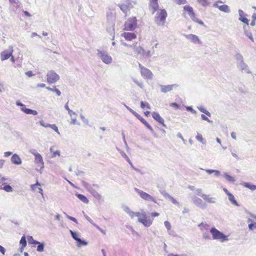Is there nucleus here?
Returning a JSON list of instances; mask_svg holds the SVG:
<instances>
[{
    "mask_svg": "<svg viewBox=\"0 0 256 256\" xmlns=\"http://www.w3.org/2000/svg\"><path fill=\"white\" fill-rule=\"evenodd\" d=\"M228 197L229 200L234 205L236 206H238V204L236 200H235L234 196L232 194H228Z\"/></svg>",
    "mask_w": 256,
    "mask_h": 256,
    "instance_id": "37",
    "label": "nucleus"
},
{
    "mask_svg": "<svg viewBox=\"0 0 256 256\" xmlns=\"http://www.w3.org/2000/svg\"><path fill=\"white\" fill-rule=\"evenodd\" d=\"M196 194L202 198V196H204L205 194H202V188H197L196 190Z\"/></svg>",
    "mask_w": 256,
    "mask_h": 256,
    "instance_id": "54",
    "label": "nucleus"
},
{
    "mask_svg": "<svg viewBox=\"0 0 256 256\" xmlns=\"http://www.w3.org/2000/svg\"><path fill=\"white\" fill-rule=\"evenodd\" d=\"M194 204L202 210L206 208V204L200 198L194 196L192 198Z\"/></svg>",
    "mask_w": 256,
    "mask_h": 256,
    "instance_id": "15",
    "label": "nucleus"
},
{
    "mask_svg": "<svg viewBox=\"0 0 256 256\" xmlns=\"http://www.w3.org/2000/svg\"><path fill=\"white\" fill-rule=\"evenodd\" d=\"M64 214L66 215V216L69 220H72V222H74L76 224H78V222L77 221V220L74 218V217H72V216H71L68 214H67L66 212H64Z\"/></svg>",
    "mask_w": 256,
    "mask_h": 256,
    "instance_id": "53",
    "label": "nucleus"
},
{
    "mask_svg": "<svg viewBox=\"0 0 256 256\" xmlns=\"http://www.w3.org/2000/svg\"><path fill=\"white\" fill-rule=\"evenodd\" d=\"M138 66L140 68L141 75L144 78L148 80L152 78L153 74L149 69L144 67L140 63H138Z\"/></svg>",
    "mask_w": 256,
    "mask_h": 256,
    "instance_id": "8",
    "label": "nucleus"
},
{
    "mask_svg": "<svg viewBox=\"0 0 256 256\" xmlns=\"http://www.w3.org/2000/svg\"><path fill=\"white\" fill-rule=\"evenodd\" d=\"M193 14L192 15H190V18H191V19L194 20V22H196L198 23L199 24H201V25H204V22L200 20H199L196 16L195 15V14L194 13V12H193L192 14Z\"/></svg>",
    "mask_w": 256,
    "mask_h": 256,
    "instance_id": "41",
    "label": "nucleus"
},
{
    "mask_svg": "<svg viewBox=\"0 0 256 256\" xmlns=\"http://www.w3.org/2000/svg\"><path fill=\"white\" fill-rule=\"evenodd\" d=\"M160 90L163 93H166L167 92H170L174 88H176L178 86L177 84H168V85H162L160 86Z\"/></svg>",
    "mask_w": 256,
    "mask_h": 256,
    "instance_id": "16",
    "label": "nucleus"
},
{
    "mask_svg": "<svg viewBox=\"0 0 256 256\" xmlns=\"http://www.w3.org/2000/svg\"><path fill=\"white\" fill-rule=\"evenodd\" d=\"M28 242L30 244H38V242L34 240L32 236H28Z\"/></svg>",
    "mask_w": 256,
    "mask_h": 256,
    "instance_id": "50",
    "label": "nucleus"
},
{
    "mask_svg": "<svg viewBox=\"0 0 256 256\" xmlns=\"http://www.w3.org/2000/svg\"><path fill=\"white\" fill-rule=\"evenodd\" d=\"M174 2L179 5L184 4L187 3L186 0H174Z\"/></svg>",
    "mask_w": 256,
    "mask_h": 256,
    "instance_id": "56",
    "label": "nucleus"
},
{
    "mask_svg": "<svg viewBox=\"0 0 256 256\" xmlns=\"http://www.w3.org/2000/svg\"><path fill=\"white\" fill-rule=\"evenodd\" d=\"M77 244L76 246L78 247H80L82 246H87L88 243L87 242L85 241L84 240H82L80 238H79L77 240Z\"/></svg>",
    "mask_w": 256,
    "mask_h": 256,
    "instance_id": "42",
    "label": "nucleus"
},
{
    "mask_svg": "<svg viewBox=\"0 0 256 256\" xmlns=\"http://www.w3.org/2000/svg\"><path fill=\"white\" fill-rule=\"evenodd\" d=\"M50 128H52L54 131H55L56 133H58V134H60L58 128L56 126L55 124H52L50 125Z\"/></svg>",
    "mask_w": 256,
    "mask_h": 256,
    "instance_id": "55",
    "label": "nucleus"
},
{
    "mask_svg": "<svg viewBox=\"0 0 256 256\" xmlns=\"http://www.w3.org/2000/svg\"><path fill=\"white\" fill-rule=\"evenodd\" d=\"M39 123L40 124V126H43L44 128H50V124L44 122L42 120H40L39 122Z\"/></svg>",
    "mask_w": 256,
    "mask_h": 256,
    "instance_id": "58",
    "label": "nucleus"
},
{
    "mask_svg": "<svg viewBox=\"0 0 256 256\" xmlns=\"http://www.w3.org/2000/svg\"><path fill=\"white\" fill-rule=\"evenodd\" d=\"M118 6L120 10L126 14V16L128 14V6L124 4H119Z\"/></svg>",
    "mask_w": 256,
    "mask_h": 256,
    "instance_id": "46",
    "label": "nucleus"
},
{
    "mask_svg": "<svg viewBox=\"0 0 256 256\" xmlns=\"http://www.w3.org/2000/svg\"><path fill=\"white\" fill-rule=\"evenodd\" d=\"M196 140H198V142H202L203 144H205V141L204 140L202 135L200 134H198L196 136Z\"/></svg>",
    "mask_w": 256,
    "mask_h": 256,
    "instance_id": "49",
    "label": "nucleus"
},
{
    "mask_svg": "<svg viewBox=\"0 0 256 256\" xmlns=\"http://www.w3.org/2000/svg\"><path fill=\"white\" fill-rule=\"evenodd\" d=\"M52 90H52V92H56L58 96H60L61 95L60 91L58 89L56 88V86H54L52 88Z\"/></svg>",
    "mask_w": 256,
    "mask_h": 256,
    "instance_id": "60",
    "label": "nucleus"
},
{
    "mask_svg": "<svg viewBox=\"0 0 256 256\" xmlns=\"http://www.w3.org/2000/svg\"><path fill=\"white\" fill-rule=\"evenodd\" d=\"M158 0H150V8L152 14L157 11L158 8Z\"/></svg>",
    "mask_w": 256,
    "mask_h": 256,
    "instance_id": "19",
    "label": "nucleus"
},
{
    "mask_svg": "<svg viewBox=\"0 0 256 256\" xmlns=\"http://www.w3.org/2000/svg\"><path fill=\"white\" fill-rule=\"evenodd\" d=\"M137 20L136 17L129 18L124 23V30L132 31L137 28Z\"/></svg>",
    "mask_w": 256,
    "mask_h": 256,
    "instance_id": "3",
    "label": "nucleus"
},
{
    "mask_svg": "<svg viewBox=\"0 0 256 256\" xmlns=\"http://www.w3.org/2000/svg\"><path fill=\"white\" fill-rule=\"evenodd\" d=\"M29 152L33 154L34 156L40 154L37 152L36 149H31L30 150Z\"/></svg>",
    "mask_w": 256,
    "mask_h": 256,
    "instance_id": "62",
    "label": "nucleus"
},
{
    "mask_svg": "<svg viewBox=\"0 0 256 256\" xmlns=\"http://www.w3.org/2000/svg\"><path fill=\"white\" fill-rule=\"evenodd\" d=\"M184 37L190 40L191 42L194 44H202V42L200 39L199 37L195 34H184Z\"/></svg>",
    "mask_w": 256,
    "mask_h": 256,
    "instance_id": "14",
    "label": "nucleus"
},
{
    "mask_svg": "<svg viewBox=\"0 0 256 256\" xmlns=\"http://www.w3.org/2000/svg\"><path fill=\"white\" fill-rule=\"evenodd\" d=\"M235 58L237 61V65L238 64H240L244 62L243 56L240 53H237L235 56Z\"/></svg>",
    "mask_w": 256,
    "mask_h": 256,
    "instance_id": "34",
    "label": "nucleus"
},
{
    "mask_svg": "<svg viewBox=\"0 0 256 256\" xmlns=\"http://www.w3.org/2000/svg\"><path fill=\"white\" fill-rule=\"evenodd\" d=\"M154 54V50H149L148 51H145L144 50V52L142 54V56L146 57L147 58H149L151 57Z\"/></svg>",
    "mask_w": 256,
    "mask_h": 256,
    "instance_id": "31",
    "label": "nucleus"
},
{
    "mask_svg": "<svg viewBox=\"0 0 256 256\" xmlns=\"http://www.w3.org/2000/svg\"><path fill=\"white\" fill-rule=\"evenodd\" d=\"M152 118L164 126L166 127L164 120L161 117L160 114L156 112L152 113Z\"/></svg>",
    "mask_w": 256,
    "mask_h": 256,
    "instance_id": "20",
    "label": "nucleus"
},
{
    "mask_svg": "<svg viewBox=\"0 0 256 256\" xmlns=\"http://www.w3.org/2000/svg\"><path fill=\"white\" fill-rule=\"evenodd\" d=\"M80 118L84 122V124H88V120L87 118H86L84 115L80 114Z\"/></svg>",
    "mask_w": 256,
    "mask_h": 256,
    "instance_id": "61",
    "label": "nucleus"
},
{
    "mask_svg": "<svg viewBox=\"0 0 256 256\" xmlns=\"http://www.w3.org/2000/svg\"><path fill=\"white\" fill-rule=\"evenodd\" d=\"M118 150L120 151L121 156L126 160L130 164L132 167H133V164L128 156L124 152L120 150Z\"/></svg>",
    "mask_w": 256,
    "mask_h": 256,
    "instance_id": "39",
    "label": "nucleus"
},
{
    "mask_svg": "<svg viewBox=\"0 0 256 256\" xmlns=\"http://www.w3.org/2000/svg\"><path fill=\"white\" fill-rule=\"evenodd\" d=\"M70 232L72 236V238L75 240H77L79 238L78 236V234H77L74 232H73L72 230H70Z\"/></svg>",
    "mask_w": 256,
    "mask_h": 256,
    "instance_id": "51",
    "label": "nucleus"
},
{
    "mask_svg": "<svg viewBox=\"0 0 256 256\" xmlns=\"http://www.w3.org/2000/svg\"><path fill=\"white\" fill-rule=\"evenodd\" d=\"M244 186L252 190H256V185L252 184L250 183L245 182L244 184Z\"/></svg>",
    "mask_w": 256,
    "mask_h": 256,
    "instance_id": "44",
    "label": "nucleus"
},
{
    "mask_svg": "<svg viewBox=\"0 0 256 256\" xmlns=\"http://www.w3.org/2000/svg\"><path fill=\"white\" fill-rule=\"evenodd\" d=\"M47 82L49 84H54L60 79V76L54 70L48 72L46 74Z\"/></svg>",
    "mask_w": 256,
    "mask_h": 256,
    "instance_id": "9",
    "label": "nucleus"
},
{
    "mask_svg": "<svg viewBox=\"0 0 256 256\" xmlns=\"http://www.w3.org/2000/svg\"><path fill=\"white\" fill-rule=\"evenodd\" d=\"M201 118H202L203 120H204L206 122H210V123H211L212 122V121L210 120L207 116H205L204 114H202L201 115Z\"/></svg>",
    "mask_w": 256,
    "mask_h": 256,
    "instance_id": "63",
    "label": "nucleus"
},
{
    "mask_svg": "<svg viewBox=\"0 0 256 256\" xmlns=\"http://www.w3.org/2000/svg\"><path fill=\"white\" fill-rule=\"evenodd\" d=\"M197 108L200 112L204 113V114H206V116H211L210 113L208 110H206V108H204L203 106H198Z\"/></svg>",
    "mask_w": 256,
    "mask_h": 256,
    "instance_id": "38",
    "label": "nucleus"
},
{
    "mask_svg": "<svg viewBox=\"0 0 256 256\" xmlns=\"http://www.w3.org/2000/svg\"><path fill=\"white\" fill-rule=\"evenodd\" d=\"M34 162L37 166L40 168V170L36 168V170L38 172H39L40 174H42L44 166L42 156L40 154L39 155H37V156H34Z\"/></svg>",
    "mask_w": 256,
    "mask_h": 256,
    "instance_id": "13",
    "label": "nucleus"
},
{
    "mask_svg": "<svg viewBox=\"0 0 256 256\" xmlns=\"http://www.w3.org/2000/svg\"><path fill=\"white\" fill-rule=\"evenodd\" d=\"M82 186L92 195L94 198L98 200H101L102 196L100 194L96 192L90 184L84 181L82 182Z\"/></svg>",
    "mask_w": 256,
    "mask_h": 256,
    "instance_id": "7",
    "label": "nucleus"
},
{
    "mask_svg": "<svg viewBox=\"0 0 256 256\" xmlns=\"http://www.w3.org/2000/svg\"><path fill=\"white\" fill-rule=\"evenodd\" d=\"M167 12L164 9H160L157 11L154 21L158 26H163L166 22Z\"/></svg>",
    "mask_w": 256,
    "mask_h": 256,
    "instance_id": "2",
    "label": "nucleus"
},
{
    "mask_svg": "<svg viewBox=\"0 0 256 256\" xmlns=\"http://www.w3.org/2000/svg\"><path fill=\"white\" fill-rule=\"evenodd\" d=\"M38 246L36 250L38 252H42L44 250V243H42L38 242V244H37Z\"/></svg>",
    "mask_w": 256,
    "mask_h": 256,
    "instance_id": "47",
    "label": "nucleus"
},
{
    "mask_svg": "<svg viewBox=\"0 0 256 256\" xmlns=\"http://www.w3.org/2000/svg\"><path fill=\"white\" fill-rule=\"evenodd\" d=\"M3 190L7 192H11L12 190V188L10 185H6L2 188Z\"/></svg>",
    "mask_w": 256,
    "mask_h": 256,
    "instance_id": "59",
    "label": "nucleus"
},
{
    "mask_svg": "<svg viewBox=\"0 0 256 256\" xmlns=\"http://www.w3.org/2000/svg\"><path fill=\"white\" fill-rule=\"evenodd\" d=\"M106 20L108 24L110 25L112 22V12L110 8L106 12Z\"/></svg>",
    "mask_w": 256,
    "mask_h": 256,
    "instance_id": "30",
    "label": "nucleus"
},
{
    "mask_svg": "<svg viewBox=\"0 0 256 256\" xmlns=\"http://www.w3.org/2000/svg\"><path fill=\"white\" fill-rule=\"evenodd\" d=\"M22 111L28 114L36 115L38 114L37 111L26 108H21Z\"/></svg>",
    "mask_w": 256,
    "mask_h": 256,
    "instance_id": "25",
    "label": "nucleus"
},
{
    "mask_svg": "<svg viewBox=\"0 0 256 256\" xmlns=\"http://www.w3.org/2000/svg\"><path fill=\"white\" fill-rule=\"evenodd\" d=\"M238 14L240 16L239 20L242 22L246 24L248 26V20L246 18H244V12L242 10H238Z\"/></svg>",
    "mask_w": 256,
    "mask_h": 256,
    "instance_id": "24",
    "label": "nucleus"
},
{
    "mask_svg": "<svg viewBox=\"0 0 256 256\" xmlns=\"http://www.w3.org/2000/svg\"><path fill=\"white\" fill-rule=\"evenodd\" d=\"M126 228L128 230H130L132 232L134 236H136L137 238H140V236L138 234V233L137 232H136L131 226L127 225L126 226Z\"/></svg>",
    "mask_w": 256,
    "mask_h": 256,
    "instance_id": "28",
    "label": "nucleus"
},
{
    "mask_svg": "<svg viewBox=\"0 0 256 256\" xmlns=\"http://www.w3.org/2000/svg\"><path fill=\"white\" fill-rule=\"evenodd\" d=\"M164 224L166 229L168 230V233L170 234V231L171 229V225L170 222L168 221H165L164 222Z\"/></svg>",
    "mask_w": 256,
    "mask_h": 256,
    "instance_id": "52",
    "label": "nucleus"
},
{
    "mask_svg": "<svg viewBox=\"0 0 256 256\" xmlns=\"http://www.w3.org/2000/svg\"><path fill=\"white\" fill-rule=\"evenodd\" d=\"M97 56L102 60L106 64H109L112 62V58L107 52L98 50Z\"/></svg>",
    "mask_w": 256,
    "mask_h": 256,
    "instance_id": "6",
    "label": "nucleus"
},
{
    "mask_svg": "<svg viewBox=\"0 0 256 256\" xmlns=\"http://www.w3.org/2000/svg\"><path fill=\"white\" fill-rule=\"evenodd\" d=\"M210 232L211 233L214 240H218L221 242H223L228 240V236L218 230L214 227L212 228L210 230Z\"/></svg>",
    "mask_w": 256,
    "mask_h": 256,
    "instance_id": "1",
    "label": "nucleus"
},
{
    "mask_svg": "<svg viewBox=\"0 0 256 256\" xmlns=\"http://www.w3.org/2000/svg\"><path fill=\"white\" fill-rule=\"evenodd\" d=\"M223 176L228 182H234L235 181V178L234 177L228 175L226 173H224L223 174Z\"/></svg>",
    "mask_w": 256,
    "mask_h": 256,
    "instance_id": "43",
    "label": "nucleus"
},
{
    "mask_svg": "<svg viewBox=\"0 0 256 256\" xmlns=\"http://www.w3.org/2000/svg\"><path fill=\"white\" fill-rule=\"evenodd\" d=\"M202 198L206 202L209 204H215L216 202V198L214 197H212L209 194H205L204 196H202Z\"/></svg>",
    "mask_w": 256,
    "mask_h": 256,
    "instance_id": "23",
    "label": "nucleus"
},
{
    "mask_svg": "<svg viewBox=\"0 0 256 256\" xmlns=\"http://www.w3.org/2000/svg\"><path fill=\"white\" fill-rule=\"evenodd\" d=\"M50 153L52 154V158H55L56 156H60V151L58 150L54 151V146L50 147Z\"/></svg>",
    "mask_w": 256,
    "mask_h": 256,
    "instance_id": "35",
    "label": "nucleus"
},
{
    "mask_svg": "<svg viewBox=\"0 0 256 256\" xmlns=\"http://www.w3.org/2000/svg\"><path fill=\"white\" fill-rule=\"evenodd\" d=\"M248 228L251 230H253L254 228H256V222L250 224H248Z\"/></svg>",
    "mask_w": 256,
    "mask_h": 256,
    "instance_id": "64",
    "label": "nucleus"
},
{
    "mask_svg": "<svg viewBox=\"0 0 256 256\" xmlns=\"http://www.w3.org/2000/svg\"><path fill=\"white\" fill-rule=\"evenodd\" d=\"M77 198L84 204H88L89 202L88 200L84 195L80 194H76Z\"/></svg>",
    "mask_w": 256,
    "mask_h": 256,
    "instance_id": "29",
    "label": "nucleus"
},
{
    "mask_svg": "<svg viewBox=\"0 0 256 256\" xmlns=\"http://www.w3.org/2000/svg\"><path fill=\"white\" fill-rule=\"evenodd\" d=\"M121 36L124 37L126 40L128 41L132 40L136 38V35L134 32H124L122 34Z\"/></svg>",
    "mask_w": 256,
    "mask_h": 256,
    "instance_id": "17",
    "label": "nucleus"
},
{
    "mask_svg": "<svg viewBox=\"0 0 256 256\" xmlns=\"http://www.w3.org/2000/svg\"><path fill=\"white\" fill-rule=\"evenodd\" d=\"M229 150L231 152V154L232 155V156L234 158L237 160H240L241 159L240 157L238 155L236 150L232 148H230Z\"/></svg>",
    "mask_w": 256,
    "mask_h": 256,
    "instance_id": "33",
    "label": "nucleus"
},
{
    "mask_svg": "<svg viewBox=\"0 0 256 256\" xmlns=\"http://www.w3.org/2000/svg\"><path fill=\"white\" fill-rule=\"evenodd\" d=\"M13 52V47L9 46L8 48L2 52L0 53V59L2 61L5 60L9 58Z\"/></svg>",
    "mask_w": 256,
    "mask_h": 256,
    "instance_id": "12",
    "label": "nucleus"
},
{
    "mask_svg": "<svg viewBox=\"0 0 256 256\" xmlns=\"http://www.w3.org/2000/svg\"><path fill=\"white\" fill-rule=\"evenodd\" d=\"M237 66L242 72H246V74L251 73V71L250 70L248 66L244 62L238 64L237 65Z\"/></svg>",
    "mask_w": 256,
    "mask_h": 256,
    "instance_id": "18",
    "label": "nucleus"
},
{
    "mask_svg": "<svg viewBox=\"0 0 256 256\" xmlns=\"http://www.w3.org/2000/svg\"><path fill=\"white\" fill-rule=\"evenodd\" d=\"M202 6H206L210 4L208 0H196Z\"/></svg>",
    "mask_w": 256,
    "mask_h": 256,
    "instance_id": "48",
    "label": "nucleus"
},
{
    "mask_svg": "<svg viewBox=\"0 0 256 256\" xmlns=\"http://www.w3.org/2000/svg\"><path fill=\"white\" fill-rule=\"evenodd\" d=\"M11 162L12 164L17 165H20L22 162L20 158L16 154H14L12 156L11 158Z\"/></svg>",
    "mask_w": 256,
    "mask_h": 256,
    "instance_id": "22",
    "label": "nucleus"
},
{
    "mask_svg": "<svg viewBox=\"0 0 256 256\" xmlns=\"http://www.w3.org/2000/svg\"><path fill=\"white\" fill-rule=\"evenodd\" d=\"M146 106V108L150 109V104L148 102H140V107L142 108H144V107Z\"/></svg>",
    "mask_w": 256,
    "mask_h": 256,
    "instance_id": "57",
    "label": "nucleus"
},
{
    "mask_svg": "<svg viewBox=\"0 0 256 256\" xmlns=\"http://www.w3.org/2000/svg\"><path fill=\"white\" fill-rule=\"evenodd\" d=\"M124 2H126L124 4L128 6V9L133 8L134 6L136 4L135 2L131 0H124Z\"/></svg>",
    "mask_w": 256,
    "mask_h": 256,
    "instance_id": "36",
    "label": "nucleus"
},
{
    "mask_svg": "<svg viewBox=\"0 0 256 256\" xmlns=\"http://www.w3.org/2000/svg\"><path fill=\"white\" fill-rule=\"evenodd\" d=\"M122 44V45L130 47L134 50V53L137 54H140L142 56L143 53L144 52V49L140 46H136V44H133L132 45H128L126 42H122L121 40Z\"/></svg>",
    "mask_w": 256,
    "mask_h": 256,
    "instance_id": "11",
    "label": "nucleus"
},
{
    "mask_svg": "<svg viewBox=\"0 0 256 256\" xmlns=\"http://www.w3.org/2000/svg\"><path fill=\"white\" fill-rule=\"evenodd\" d=\"M198 226L200 228V230L204 232V230H208L209 228V226L207 224L202 222L198 225Z\"/></svg>",
    "mask_w": 256,
    "mask_h": 256,
    "instance_id": "40",
    "label": "nucleus"
},
{
    "mask_svg": "<svg viewBox=\"0 0 256 256\" xmlns=\"http://www.w3.org/2000/svg\"><path fill=\"white\" fill-rule=\"evenodd\" d=\"M136 216L138 218V222L142 223L146 227H149L152 224L153 219L148 218L145 212L142 213L139 212V216Z\"/></svg>",
    "mask_w": 256,
    "mask_h": 256,
    "instance_id": "4",
    "label": "nucleus"
},
{
    "mask_svg": "<svg viewBox=\"0 0 256 256\" xmlns=\"http://www.w3.org/2000/svg\"><path fill=\"white\" fill-rule=\"evenodd\" d=\"M124 210L126 212L129 216L131 217V218H133L135 216H139V212H134L132 211L129 207L128 206H123Z\"/></svg>",
    "mask_w": 256,
    "mask_h": 256,
    "instance_id": "21",
    "label": "nucleus"
},
{
    "mask_svg": "<svg viewBox=\"0 0 256 256\" xmlns=\"http://www.w3.org/2000/svg\"><path fill=\"white\" fill-rule=\"evenodd\" d=\"M134 190L142 200L157 203L156 199L150 194L136 188H134Z\"/></svg>",
    "mask_w": 256,
    "mask_h": 256,
    "instance_id": "5",
    "label": "nucleus"
},
{
    "mask_svg": "<svg viewBox=\"0 0 256 256\" xmlns=\"http://www.w3.org/2000/svg\"><path fill=\"white\" fill-rule=\"evenodd\" d=\"M200 170H205L208 174H211L214 173L215 176H218L220 174V172L218 170H210V169H204L200 168Z\"/></svg>",
    "mask_w": 256,
    "mask_h": 256,
    "instance_id": "32",
    "label": "nucleus"
},
{
    "mask_svg": "<svg viewBox=\"0 0 256 256\" xmlns=\"http://www.w3.org/2000/svg\"><path fill=\"white\" fill-rule=\"evenodd\" d=\"M223 2L220 0H218L216 2H214L212 6L214 8H218L220 11L224 12L225 13H230V7L226 5V4H223L219 6L218 4H222Z\"/></svg>",
    "mask_w": 256,
    "mask_h": 256,
    "instance_id": "10",
    "label": "nucleus"
},
{
    "mask_svg": "<svg viewBox=\"0 0 256 256\" xmlns=\"http://www.w3.org/2000/svg\"><path fill=\"white\" fill-rule=\"evenodd\" d=\"M20 244L21 245V247L20 248V252H22L24 248L26 246L27 242L26 240V238L24 236H23L20 242Z\"/></svg>",
    "mask_w": 256,
    "mask_h": 256,
    "instance_id": "26",
    "label": "nucleus"
},
{
    "mask_svg": "<svg viewBox=\"0 0 256 256\" xmlns=\"http://www.w3.org/2000/svg\"><path fill=\"white\" fill-rule=\"evenodd\" d=\"M184 10L188 12L189 16L192 15L194 11L192 7L189 6H185L184 8Z\"/></svg>",
    "mask_w": 256,
    "mask_h": 256,
    "instance_id": "45",
    "label": "nucleus"
},
{
    "mask_svg": "<svg viewBox=\"0 0 256 256\" xmlns=\"http://www.w3.org/2000/svg\"><path fill=\"white\" fill-rule=\"evenodd\" d=\"M152 134L154 133V130L150 125L142 117L138 119Z\"/></svg>",
    "mask_w": 256,
    "mask_h": 256,
    "instance_id": "27",
    "label": "nucleus"
}]
</instances>
